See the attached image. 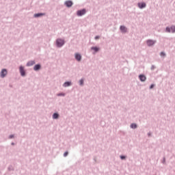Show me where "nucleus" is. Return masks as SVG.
Returning <instances> with one entry per match:
<instances>
[{
	"mask_svg": "<svg viewBox=\"0 0 175 175\" xmlns=\"http://www.w3.org/2000/svg\"><path fill=\"white\" fill-rule=\"evenodd\" d=\"M161 57H165V53L161 52Z\"/></svg>",
	"mask_w": 175,
	"mask_h": 175,
	"instance_id": "412c9836",
	"label": "nucleus"
},
{
	"mask_svg": "<svg viewBox=\"0 0 175 175\" xmlns=\"http://www.w3.org/2000/svg\"><path fill=\"white\" fill-rule=\"evenodd\" d=\"M65 5L67 6V8H70L72 5H73V3L71 1H67L65 2Z\"/></svg>",
	"mask_w": 175,
	"mask_h": 175,
	"instance_id": "0eeeda50",
	"label": "nucleus"
},
{
	"mask_svg": "<svg viewBox=\"0 0 175 175\" xmlns=\"http://www.w3.org/2000/svg\"><path fill=\"white\" fill-rule=\"evenodd\" d=\"M58 117H59V115H58V113H54L53 116V118L54 120H57V118H58Z\"/></svg>",
	"mask_w": 175,
	"mask_h": 175,
	"instance_id": "f3484780",
	"label": "nucleus"
},
{
	"mask_svg": "<svg viewBox=\"0 0 175 175\" xmlns=\"http://www.w3.org/2000/svg\"><path fill=\"white\" fill-rule=\"evenodd\" d=\"M27 66H32V65H35V62L31 61L27 63Z\"/></svg>",
	"mask_w": 175,
	"mask_h": 175,
	"instance_id": "ddd939ff",
	"label": "nucleus"
},
{
	"mask_svg": "<svg viewBox=\"0 0 175 175\" xmlns=\"http://www.w3.org/2000/svg\"><path fill=\"white\" fill-rule=\"evenodd\" d=\"M120 31L123 33L126 32V27L125 26H120Z\"/></svg>",
	"mask_w": 175,
	"mask_h": 175,
	"instance_id": "9b49d317",
	"label": "nucleus"
},
{
	"mask_svg": "<svg viewBox=\"0 0 175 175\" xmlns=\"http://www.w3.org/2000/svg\"><path fill=\"white\" fill-rule=\"evenodd\" d=\"M91 49H92V50H94L96 53L99 51V48H98L96 46H94V47L93 46Z\"/></svg>",
	"mask_w": 175,
	"mask_h": 175,
	"instance_id": "dca6fc26",
	"label": "nucleus"
},
{
	"mask_svg": "<svg viewBox=\"0 0 175 175\" xmlns=\"http://www.w3.org/2000/svg\"><path fill=\"white\" fill-rule=\"evenodd\" d=\"M77 16H84V14H85V10H79L77 12Z\"/></svg>",
	"mask_w": 175,
	"mask_h": 175,
	"instance_id": "7ed1b4c3",
	"label": "nucleus"
},
{
	"mask_svg": "<svg viewBox=\"0 0 175 175\" xmlns=\"http://www.w3.org/2000/svg\"><path fill=\"white\" fill-rule=\"evenodd\" d=\"M154 88V85H151L150 88Z\"/></svg>",
	"mask_w": 175,
	"mask_h": 175,
	"instance_id": "a878e982",
	"label": "nucleus"
},
{
	"mask_svg": "<svg viewBox=\"0 0 175 175\" xmlns=\"http://www.w3.org/2000/svg\"><path fill=\"white\" fill-rule=\"evenodd\" d=\"M39 69H40V65L36 64V65L34 66V70H39Z\"/></svg>",
	"mask_w": 175,
	"mask_h": 175,
	"instance_id": "4468645a",
	"label": "nucleus"
},
{
	"mask_svg": "<svg viewBox=\"0 0 175 175\" xmlns=\"http://www.w3.org/2000/svg\"><path fill=\"white\" fill-rule=\"evenodd\" d=\"M19 70H20V73H21V76H25V70H24V67L21 66L19 68Z\"/></svg>",
	"mask_w": 175,
	"mask_h": 175,
	"instance_id": "423d86ee",
	"label": "nucleus"
},
{
	"mask_svg": "<svg viewBox=\"0 0 175 175\" xmlns=\"http://www.w3.org/2000/svg\"><path fill=\"white\" fill-rule=\"evenodd\" d=\"M138 6H139V9H143V8H146V4H145V3H139Z\"/></svg>",
	"mask_w": 175,
	"mask_h": 175,
	"instance_id": "1a4fd4ad",
	"label": "nucleus"
},
{
	"mask_svg": "<svg viewBox=\"0 0 175 175\" xmlns=\"http://www.w3.org/2000/svg\"><path fill=\"white\" fill-rule=\"evenodd\" d=\"M148 46H154V44H155V41L154 40H148L147 42H146Z\"/></svg>",
	"mask_w": 175,
	"mask_h": 175,
	"instance_id": "39448f33",
	"label": "nucleus"
},
{
	"mask_svg": "<svg viewBox=\"0 0 175 175\" xmlns=\"http://www.w3.org/2000/svg\"><path fill=\"white\" fill-rule=\"evenodd\" d=\"M40 16H44V14L40 13V14H35L34 17H40Z\"/></svg>",
	"mask_w": 175,
	"mask_h": 175,
	"instance_id": "2eb2a0df",
	"label": "nucleus"
},
{
	"mask_svg": "<svg viewBox=\"0 0 175 175\" xmlns=\"http://www.w3.org/2000/svg\"><path fill=\"white\" fill-rule=\"evenodd\" d=\"M75 59H77V61H81V55H80L79 53H76L75 54Z\"/></svg>",
	"mask_w": 175,
	"mask_h": 175,
	"instance_id": "6e6552de",
	"label": "nucleus"
},
{
	"mask_svg": "<svg viewBox=\"0 0 175 175\" xmlns=\"http://www.w3.org/2000/svg\"><path fill=\"white\" fill-rule=\"evenodd\" d=\"M95 39H96V40H97V39H99V36H96L95 37Z\"/></svg>",
	"mask_w": 175,
	"mask_h": 175,
	"instance_id": "5701e85b",
	"label": "nucleus"
},
{
	"mask_svg": "<svg viewBox=\"0 0 175 175\" xmlns=\"http://www.w3.org/2000/svg\"><path fill=\"white\" fill-rule=\"evenodd\" d=\"M131 128H132L133 129H135V128H137V125H136V124H132L131 125Z\"/></svg>",
	"mask_w": 175,
	"mask_h": 175,
	"instance_id": "a211bd4d",
	"label": "nucleus"
},
{
	"mask_svg": "<svg viewBox=\"0 0 175 175\" xmlns=\"http://www.w3.org/2000/svg\"><path fill=\"white\" fill-rule=\"evenodd\" d=\"M139 79L142 81H146V76H144V75H140L139 76Z\"/></svg>",
	"mask_w": 175,
	"mask_h": 175,
	"instance_id": "9d476101",
	"label": "nucleus"
},
{
	"mask_svg": "<svg viewBox=\"0 0 175 175\" xmlns=\"http://www.w3.org/2000/svg\"><path fill=\"white\" fill-rule=\"evenodd\" d=\"M65 94H58V96H64Z\"/></svg>",
	"mask_w": 175,
	"mask_h": 175,
	"instance_id": "4be33fe9",
	"label": "nucleus"
},
{
	"mask_svg": "<svg viewBox=\"0 0 175 175\" xmlns=\"http://www.w3.org/2000/svg\"><path fill=\"white\" fill-rule=\"evenodd\" d=\"M120 158H121V159H125V157L124 156H121Z\"/></svg>",
	"mask_w": 175,
	"mask_h": 175,
	"instance_id": "b1692460",
	"label": "nucleus"
},
{
	"mask_svg": "<svg viewBox=\"0 0 175 175\" xmlns=\"http://www.w3.org/2000/svg\"><path fill=\"white\" fill-rule=\"evenodd\" d=\"M13 137H14V135H10V139H13Z\"/></svg>",
	"mask_w": 175,
	"mask_h": 175,
	"instance_id": "393cba45",
	"label": "nucleus"
},
{
	"mask_svg": "<svg viewBox=\"0 0 175 175\" xmlns=\"http://www.w3.org/2000/svg\"><path fill=\"white\" fill-rule=\"evenodd\" d=\"M72 83L70 82H66L64 83L63 86L64 87H70V85H71Z\"/></svg>",
	"mask_w": 175,
	"mask_h": 175,
	"instance_id": "f8f14e48",
	"label": "nucleus"
},
{
	"mask_svg": "<svg viewBox=\"0 0 175 175\" xmlns=\"http://www.w3.org/2000/svg\"><path fill=\"white\" fill-rule=\"evenodd\" d=\"M166 31L167 32H172L174 33V32H175V27L172 26L170 28L167 27L166 28Z\"/></svg>",
	"mask_w": 175,
	"mask_h": 175,
	"instance_id": "20e7f679",
	"label": "nucleus"
},
{
	"mask_svg": "<svg viewBox=\"0 0 175 175\" xmlns=\"http://www.w3.org/2000/svg\"><path fill=\"white\" fill-rule=\"evenodd\" d=\"M57 45L58 47H62V46H64L65 42L64 41V40L62 39H57L56 41Z\"/></svg>",
	"mask_w": 175,
	"mask_h": 175,
	"instance_id": "f257e3e1",
	"label": "nucleus"
},
{
	"mask_svg": "<svg viewBox=\"0 0 175 175\" xmlns=\"http://www.w3.org/2000/svg\"><path fill=\"white\" fill-rule=\"evenodd\" d=\"M68 152H65L64 154V157H68Z\"/></svg>",
	"mask_w": 175,
	"mask_h": 175,
	"instance_id": "aec40b11",
	"label": "nucleus"
},
{
	"mask_svg": "<svg viewBox=\"0 0 175 175\" xmlns=\"http://www.w3.org/2000/svg\"><path fill=\"white\" fill-rule=\"evenodd\" d=\"M79 84H80V85H83V84H84V80L81 79V80L79 81Z\"/></svg>",
	"mask_w": 175,
	"mask_h": 175,
	"instance_id": "6ab92c4d",
	"label": "nucleus"
},
{
	"mask_svg": "<svg viewBox=\"0 0 175 175\" xmlns=\"http://www.w3.org/2000/svg\"><path fill=\"white\" fill-rule=\"evenodd\" d=\"M6 75H8V70H6V69H3L0 73L1 77L3 78Z\"/></svg>",
	"mask_w": 175,
	"mask_h": 175,
	"instance_id": "f03ea898",
	"label": "nucleus"
}]
</instances>
